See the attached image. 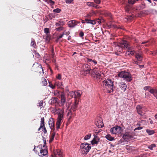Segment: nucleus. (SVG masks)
Instances as JSON below:
<instances>
[{"label":"nucleus","instance_id":"obj_31","mask_svg":"<svg viewBox=\"0 0 157 157\" xmlns=\"http://www.w3.org/2000/svg\"><path fill=\"white\" fill-rule=\"evenodd\" d=\"M61 124V121H60L59 120H57L56 124V127L57 129L60 128V127Z\"/></svg>","mask_w":157,"mask_h":157},{"label":"nucleus","instance_id":"obj_23","mask_svg":"<svg viewBox=\"0 0 157 157\" xmlns=\"http://www.w3.org/2000/svg\"><path fill=\"white\" fill-rule=\"evenodd\" d=\"M82 91L81 90H79L77 92H75V98H79L81 96L82 94Z\"/></svg>","mask_w":157,"mask_h":157},{"label":"nucleus","instance_id":"obj_1","mask_svg":"<svg viewBox=\"0 0 157 157\" xmlns=\"http://www.w3.org/2000/svg\"><path fill=\"white\" fill-rule=\"evenodd\" d=\"M113 81L109 78L104 80L101 83V86L103 90H106L108 93L113 92Z\"/></svg>","mask_w":157,"mask_h":157},{"label":"nucleus","instance_id":"obj_51","mask_svg":"<svg viewBox=\"0 0 157 157\" xmlns=\"http://www.w3.org/2000/svg\"><path fill=\"white\" fill-rule=\"evenodd\" d=\"M34 52H35V54L36 56V57H37V58H39L40 56V55L38 53L36 52V51L35 50L34 51Z\"/></svg>","mask_w":157,"mask_h":157},{"label":"nucleus","instance_id":"obj_7","mask_svg":"<svg viewBox=\"0 0 157 157\" xmlns=\"http://www.w3.org/2000/svg\"><path fill=\"white\" fill-rule=\"evenodd\" d=\"M122 131L121 127L118 125L110 129L111 133L114 134L121 133Z\"/></svg>","mask_w":157,"mask_h":157},{"label":"nucleus","instance_id":"obj_33","mask_svg":"<svg viewBox=\"0 0 157 157\" xmlns=\"http://www.w3.org/2000/svg\"><path fill=\"white\" fill-rule=\"evenodd\" d=\"M64 25V23L63 21H59L56 23V26H63Z\"/></svg>","mask_w":157,"mask_h":157},{"label":"nucleus","instance_id":"obj_28","mask_svg":"<svg viewBox=\"0 0 157 157\" xmlns=\"http://www.w3.org/2000/svg\"><path fill=\"white\" fill-rule=\"evenodd\" d=\"M55 134L56 133L55 132H53L51 133V135L50 136V140H49L50 143L52 142L53 140Z\"/></svg>","mask_w":157,"mask_h":157},{"label":"nucleus","instance_id":"obj_59","mask_svg":"<svg viewBox=\"0 0 157 157\" xmlns=\"http://www.w3.org/2000/svg\"><path fill=\"white\" fill-rule=\"evenodd\" d=\"M143 128V127L139 126V127H138L137 128H136L135 129V130H140L142 129Z\"/></svg>","mask_w":157,"mask_h":157},{"label":"nucleus","instance_id":"obj_18","mask_svg":"<svg viewBox=\"0 0 157 157\" xmlns=\"http://www.w3.org/2000/svg\"><path fill=\"white\" fill-rule=\"evenodd\" d=\"M86 5L89 6H92L96 9H98L101 7L98 5L95 4L93 2H86Z\"/></svg>","mask_w":157,"mask_h":157},{"label":"nucleus","instance_id":"obj_61","mask_svg":"<svg viewBox=\"0 0 157 157\" xmlns=\"http://www.w3.org/2000/svg\"><path fill=\"white\" fill-rule=\"evenodd\" d=\"M133 63L134 64H136V65H138L139 63V62L137 61H134L133 62Z\"/></svg>","mask_w":157,"mask_h":157},{"label":"nucleus","instance_id":"obj_32","mask_svg":"<svg viewBox=\"0 0 157 157\" xmlns=\"http://www.w3.org/2000/svg\"><path fill=\"white\" fill-rule=\"evenodd\" d=\"M86 59H87V62H88L90 63V62H92L95 65H96L97 63V62L96 60H95L94 59L92 60L91 59H89V58H86Z\"/></svg>","mask_w":157,"mask_h":157},{"label":"nucleus","instance_id":"obj_44","mask_svg":"<svg viewBox=\"0 0 157 157\" xmlns=\"http://www.w3.org/2000/svg\"><path fill=\"white\" fill-rule=\"evenodd\" d=\"M57 154L59 156H62V152L59 149L57 150Z\"/></svg>","mask_w":157,"mask_h":157},{"label":"nucleus","instance_id":"obj_3","mask_svg":"<svg viewBox=\"0 0 157 157\" xmlns=\"http://www.w3.org/2000/svg\"><path fill=\"white\" fill-rule=\"evenodd\" d=\"M120 46L121 48H126L130 50V55L133 56L135 53V52L134 50H132V47H131L129 43L126 40H123L121 41L120 43Z\"/></svg>","mask_w":157,"mask_h":157},{"label":"nucleus","instance_id":"obj_47","mask_svg":"<svg viewBox=\"0 0 157 157\" xmlns=\"http://www.w3.org/2000/svg\"><path fill=\"white\" fill-rule=\"evenodd\" d=\"M89 24H90L92 25H94L96 24V21L95 20H90Z\"/></svg>","mask_w":157,"mask_h":157},{"label":"nucleus","instance_id":"obj_29","mask_svg":"<svg viewBox=\"0 0 157 157\" xmlns=\"http://www.w3.org/2000/svg\"><path fill=\"white\" fill-rule=\"evenodd\" d=\"M31 46L35 48H36L37 47L36 43V42L33 39L32 40L31 42Z\"/></svg>","mask_w":157,"mask_h":157},{"label":"nucleus","instance_id":"obj_17","mask_svg":"<svg viewBox=\"0 0 157 157\" xmlns=\"http://www.w3.org/2000/svg\"><path fill=\"white\" fill-rule=\"evenodd\" d=\"M78 103V101L76 99L75 101L74 102V104L72 106L71 109L73 111H75L77 110Z\"/></svg>","mask_w":157,"mask_h":157},{"label":"nucleus","instance_id":"obj_9","mask_svg":"<svg viewBox=\"0 0 157 157\" xmlns=\"http://www.w3.org/2000/svg\"><path fill=\"white\" fill-rule=\"evenodd\" d=\"M79 23V21H78L76 20H72L68 21L67 24L69 27L72 28L75 27Z\"/></svg>","mask_w":157,"mask_h":157},{"label":"nucleus","instance_id":"obj_16","mask_svg":"<svg viewBox=\"0 0 157 157\" xmlns=\"http://www.w3.org/2000/svg\"><path fill=\"white\" fill-rule=\"evenodd\" d=\"M56 113L58 115L57 120H59L60 121H61L64 117V112L63 111H61L60 112H57Z\"/></svg>","mask_w":157,"mask_h":157},{"label":"nucleus","instance_id":"obj_27","mask_svg":"<svg viewBox=\"0 0 157 157\" xmlns=\"http://www.w3.org/2000/svg\"><path fill=\"white\" fill-rule=\"evenodd\" d=\"M146 131L147 133L149 135H152L155 132L154 130L149 129H146Z\"/></svg>","mask_w":157,"mask_h":157},{"label":"nucleus","instance_id":"obj_63","mask_svg":"<svg viewBox=\"0 0 157 157\" xmlns=\"http://www.w3.org/2000/svg\"><path fill=\"white\" fill-rule=\"evenodd\" d=\"M125 9L127 11H128L129 10V8H128V6H126V7H125Z\"/></svg>","mask_w":157,"mask_h":157},{"label":"nucleus","instance_id":"obj_39","mask_svg":"<svg viewBox=\"0 0 157 157\" xmlns=\"http://www.w3.org/2000/svg\"><path fill=\"white\" fill-rule=\"evenodd\" d=\"M94 20H95L96 21V23H98L99 24H100L103 21V20H101L99 19H94Z\"/></svg>","mask_w":157,"mask_h":157},{"label":"nucleus","instance_id":"obj_15","mask_svg":"<svg viewBox=\"0 0 157 157\" xmlns=\"http://www.w3.org/2000/svg\"><path fill=\"white\" fill-rule=\"evenodd\" d=\"M132 136L131 135V132H126L124 134L123 137L124 140H128L132 137Z\"/></svg>","mask_w":157,"mask_h":157},{"label":"nucleus","instance_id":"obj_42","mask_svg":"<svg viewBox=\"0 0 157 157\" xmlns=\"http://www.w3.org/2000/svg\"><path fill=\"white\" fill-rule=\"evenodd\" d=\"M49 86L50 87L53 89H55L56 88V86L54 84L53 85L50 82H49Z\"/></svg>","mask_w":157,"mask_h":157},{"label":"nucleus","instance_id":"obj_19","mask_svg":"<svg viewBox=\"0 0 157 157\" xmlns=\"http://www.w3.org/2000/svg\"><path fill=\"white\" fill-rule=\"evenodd\" d=\"M119 86L123 92H124L126 90L127 86L124 82H121L119 83Z\"/></svg>","mask_w":157,"mask_h":157},{"label":"nucleus","instance_id":"obj_14","mask_svg":"<svg viewBox=\"0 0 157 157\" xmlns=\"http://www.w3.org/2000/svg\"><path fill=\"white\" fill-rule=\"evenodd\" d=\"M48 153V151L47 149H42L40 150V152L39 153L38 155L41 157H43L44 156L47 155Z\"/></svg>","mask_w":157,"mask_h":157},{"label":"nucleus","instance_id":"obj_55","mask_svg":"<svg viewBox=\"0 0 157 157\" xmlns=\"http://www.w3.org/2000/svg\"><path fill=\"white\" fill-rule=\"evenodd\" d=\"M127 17L126 19H127V20H131L133 18L132 16L131 15H130L128 17Z\"/></svg>","mask_w":157,"mask_h":157},{"label":"nucleus","instance_id":"obj_8","mask_svg":"<svg viewBox=\"0 0 157 157\" xmlns=\"http://www.w3.org/2000/svg\"><path fill=\"white\" fill-rule=\"evenodd\" d=\"M144 90H147L151 94H153L154 96L157 99V89H154L149 86H145L144 88Z\"/></svg>","mask_w":157,"mask_h":157},{"label":"nucleus","instance_id":"obj_64","mask_svg":"<svg viewBox=\"0 0 157 157\" xmlns=\"http://www.w3.org/2000/svg\"><path fill=\"white\" fill-rule=\"evenodd\" d=\"M70 33V32L69 31L65 32L64 34H65L66 35H68Z\"/></svg>","mask_w":157,"mask_h":157},{"label":"nucleus","instance_id":"obj_60","mask_svg":"<svg viewBox=\"0 0 157 157\" xmlns=\"http://www.w3.org/2000/svg\"><path fill=\"white\" fill-rule=\"evenodd\" d=\"M90 20L88 19H85V21L86 22L87 24H89Z\"/></svg>","mask_w":157,"mask_h":157},{"label":"nucleus","instance_id":"obj_34","mask_svg":"<svg viewBox=\"0 0 157 157\" xmlns=\"http://www.w3.org/2000/svg\"><path fill=\"white\" fill-rule=\"evenodd\" d=\"M155 146H156L155 144H151L150 145L148 146H147V148L148 149L152 150H153V148L155 147Z\"/></svg>","mask_w":157,"mask_h":157},{"label":"nucleus","instance_id":"obj_49","mask_svg":"<svg viewBox=\"0 0 157 157\" xmlns=\"http://www.w3.org/2000/svg\"><path fill=\"white\" fill-rule=\"evenodd\" d=\"M94 2L97 4H99L101 2V0H94Z\"/></svg>","mask_w":157,"mask_h":157},{"label":"nucleus","instance_id":"obj_35","mask_svg":"<svg viewBox=\"0 0 157 157\" xmlns=\"http://www.w3.org/2000/svg\"><path fill=\"white\" fill-rule=\"evenodd\" d=\"M40 125H41L43 127L45 126L44 117H42L41 118Z\"/></svg>","mask_w":157,"mask_h":157},{"label":"nucleus","instance_id":"obj_24","mask_svg":"<svg viewBox=\"0 0 157 157\" xmlns=\"http://www.w3.org/2000/svg\"><path fill=\"white\" fill-rule=\"evenodd\" d=\"M101 71L97 72L95 74H94L93 76L95 78H100L101 77Z\"/></svg>","mask_w":157,"mask_h":157},{"label":"nucleus","instance_id":"obj_46","mask_svg":"<svg viewBox=\"0 0 157 157\" xmlns=\"http://www.w3.org/2000/svg\"><path fill=\"white\" fill-rule=\"evenodd\" d=\"M63 29V28L62 26H60L59 27L57 28L56 29V30L57 31H60L62 30Z\"/></svg>","mask_w":157,"mask_h":157},{"label":"nucleus","instance_id":"obj_6","mask_svg":"<svg viewBox=\"0 0 157 157\" xmlns=\"http://www.w3.org/2000/svg\"><path fill=\"white\" fill-rule=\"evenodd\" d=\"M91 69L90 65L87 64L82 65V69L80 71V74L82 75H86L88 74H90Z\"/></svg>","mask_w":157,"mask_h":157},{"label":"nucleus","instance_id":"obj_22","mask_svg":"<svg viewBox=\"0 0 157 157\" xmlns=\"http://www.w3.org/2000/svg\"><path fill=\"white\" fill-rule=\"evenodd\" d=\"M58 99L57 98L52 97L49 101L50 103L51 104H54L57 102Z\"/></svg>","mask_w":157,"mask_h":157},{"label":"nucleus","instance_id":"obj_38","mask_svg":"<svg viewBox=\"0 0 157 157\" xmlns=\"http://www.w3.org/2000/svg\"><path fill=\"white\" fill-rule=\"evenodd\" d=\"M44 32L46 34V35L48 36V35L49 34L50 31L49 29L48 28H45L44 29Z\"/></svg>","mask_w":157,"mask_h":157},{"label":"nucleus","instance_id":"obj_56","mask_svg":"<svg viewBox=\"0 0 157 157\" xmlns=\"http://www.w3.org/2000/svg\"><path fill=\"white\" fill-rule=\"evenodd\" d=\"M130 50H128L125 53V55L126 56H128L130 55Z\"/></svg>","mask_w":157,"mask_h":157},{"label":"nucleus","instance_id":"obj_54","mask_svg":"<svg viewBox=\"0 0 157 157\" xmlns=\"http://www.w3.org/2000/svg\"><path fill=\"white\" fill-rule=\"evenodd\" d=\"M56 77L58 79L60 80L61 79V75L60 74H58Z\"/></svg>","mask_w":157,"mask_h":157},{"label":"nucleus","instance_id":"obj_25","mask_svg":"<svg viewBox=\"0 0 157 157\" xmlns=\"http://www.w3.org/2000/svg\"><path fill=\"white\" fill-rule=\"evenodd\" d=\"M41 83L42 85L45 86L47 84V81L44 78H41Z\"/></svg>","mask_w":157,"mask_h":157},{"label":"nucleus","instance_id":"obj_2","mask_svg":"<svg viewBox=\"0 0 157 157\" xmlns=\"http://www.w3.org/2000/svg\"><path fill=\"white\" fill-rule=\"evenodd\" d=\"M118 76L123 78V79L128 82H130L132 80L131 74L130 73L125 71H122L118 72Z\"/></svg>","mask_w":157,"mask_h":157},{"label":"nucleus","instance_id":"obj_58","mask_svg":"<svg viewBox=\"0 0 157 157\" xmlns=\"http://www.w3.org/2000/svg\"><path fill=\"white\" fill-rule=\"evenodd\" d=\"M64 34L63 33L62 34H60L59 35V36L57 37V39L59 40V39L62 38L64 35Z\"/></svg>","mask_w":157,"mask_h":157},{"label":"nucleus","instance_id":"obj_62","mask_svg":"<svg viewBox=\"0 0 157 157\" xmlns=\"http://www.w3.org/2000/svg\"><path fill=\"white\" fill-rule=\"evenodd\" d=\"M48 36L46 35V40H48V39H49L50 37V34L48 35Z\"/></svg>","mask_w":157,"mask_h":157},{"label":"nucleus","instance_id":"obj_11","mask_svg":"<svg viewBox=\"0 0 157 157\" xmlns=\"http://www.w3.org/2000/svg\"><path fill=\"white\" fill-rule=\"evenodd\" d=\"M48 124L50 128L52 130H55V124L54 119L52 118H50L48 121Z\"/></svg>","mask_w":157,"mask_h":157},{"label":"nucleus","instance_id":"obj_26","mask_svg":"<svg viewBox=\"0 0 157 157\" xmlns=\"http://www.w3.org/2000/svg\"><path fill=\"white\" fill-rule=\"evenodd\" d=\"M105 137L107 139L110 141L114 140V137H112L110 135L108 134L105 136Z\"/></svg>","mask_w":157,"mask_h":157},{"label":"nucleus","instance_id":"obj_40","mask_svg":"<svg viewBox=\"0 0 157 157\" xmlns=\"http://www.w3.org/2000/svg\"><path fill=\"white\" fill-rule=\"evenodd\" d=\"M91 136V134H89L84 137V139L85 140H88L90 138Z\"/></svg>","mask_w":157,"mask_h":157},{"label":"nucleus","instance_id":"obj_52","mask_svg":"<svg viewBox=\"0 0 157 157\" xmlns=\"http://www.w3.org/2000/svg\"><path fill=\"white\" fill-rule=\"evenodd\" d=\"M84 35V33L82 31H81L79 33V36L81 37H83Z\"/></svg>","mask_w":157,"mask_h":157},{"label":"nucleus","instance_id":"obj_48","mask_svg":"<svg viewBox=\"0 0 157 157\" xmlns=\"http://www.w3.org/2000/svg\"><path fill=\"white\" fill-rule=\"evenodd\" d=\"M73 1L74 0H65V2L67 4H71Z\"/></svg>","mask_w":157,"mask_h":157},{"label":"nucleus","instance_id":"obj_57","mask_svg":"<svg viewBox=\"0 0 157 157\" xmlns=\"http://www.w3.org/2000/svg\"><path fill=\"white\" fill-rule=\"evenodd\" d=\"M43 132H44V133L45 134L47 132V130L45 128V126H44V127H43Z\"/></svg>","mask_w":157,"mask_h":157},{"label":"nucleus","instance_id":"obj_4","mask_svg":"<svg viewBox=\"0 0 157 157\" xmlns=\"http://www.w3.org/2000/svg\"><path fill=\"white\" fill-rule=\"evenodd\" d=\"M31 69L33 71L40 73V74H44L42 66L38 63H34Z\"/></svg>","mask_w":157,"mask_h":157},{"label":"nucleus","instance_id":"obj_41","mask_svg":"<svg viewBox=\"0 0 157 157\" xmlns=\"http://www.w3.org/2000/svg\"><path fill=\"white\" fill-rule=\"evenodd\" d=\"M139 0H128V3L131 4H134L136 1H138Z\"/></svg>","mask_w":157,"mask_h":157},{"label":"nucleus","instance_id":"obj_21","mask_svg":"<svg viewBox=\"0 0 157 157\" xmlns=\"http://www.w3.org/2000/svg\"><path fill=\"white\" fill-rule=\"evenodd\" d=\"M135 57L138 61H141L143 59V57L141 54L138 53H136L135 54Z\"/></svg>","mask_w":157,"mask_h":157},{"label":"nucleus","instance_id":"obj_10","mask_svg":"<svg viewBox=\"0 0 157 157\" xmlns=\"http://www.w3.org/2000/svg\"><path fill=\"white\" fill-rule=\"evenodd\" d=\"M136 109L138 114L140 115L141 116H143V113L145 112V108L142 107L140 105H138L137 106Z\"/></svg>","mask_w":157,"mask_h":157},{"label":"nucleus","instance_id":"obj_43","mask_svg":"<svg viewBox=\"0 0 157 157\" xmlns=\"http://www.w3.org/2000/svg\"><path fill=\"white\" fill-rule=\"evenodd\" d=\"M43 101H40L39 102V103H38V105L37 106L39 107H40V109H41V108L43 107Z\"/></svg>","mask_w":157,"mask_h":157},{"label":"nucleus","instance_id":"obj_30","mask_svg":"<svg viewBox=\"0 0 157 157\" xmlns=\"http://www.w3.org/2000/svg\"><path fill=\"white\" fill-rule=\"evenodd\" d=\"M91 72L92 73V75L93 76L97 72L99 71L98 69L97 68L95 67L93 69H91Z\"/></svg>","mask_w":157,"mask_h":157},{"label":"nucleus","instance_id":"obj_20","mask_svg":"<svg viewBox=\"0 0 157 157\" xmlns=\"http://www.w3.org/2000/svg\"><path fill=\"white\" fill-rule=\"evenodd\" d=\"M97 12V11H94L93 10L91 11L89 13L87 14L86 16L85 17H86L89 18L90 17L94 16V15H95L96 14Z\"/></svg>","mask_w":157,"mask_h":157},{"label":"nucleus","instance_id":"obj_5","mask_svg":"<svg viewBox=\"0 0 157 157\" xmlns=\"http://www.w3.org/2000/svg\"><path fill=\"white\" fill-rule=\"evenodd\" d=\"M90 145V144L86 143H82L81 144V151L83 155H86L91 149V147Z\"/></svg>","mask_w":157,"mask_h":157},{"label":"nucleus","instance_id":"obj_36","mask_svg":"<svg viewBox=\"0 0 157 157\" xmlns=\"http://www.w3.org/2000/svg\"><path fill=\"white\" fill-rule=\"evenodd\" d=\"M54 85L56 86H57L58 87H60L62 85V83L59 82H57L54 83Z\"/></svg>","mask_w":157,"mask_h":157},{"label":"nucleus","instance_id":"obj_12","mask_svg":"<svg viewBox=\"0 0 157 157\" xmlns=\"http://www.w3.org/2000/svg\"><path fill=\"white\" fill-rule=\"evenodd\" d=\"M61 102L62 106H63L66 102L65 95L64 92H62L60 95Z\"/></svg>","mask_w":157,"mask_h":157},{"label":"nucleus","instance_id":"obj_45","mask_svg":"<svg viewBox=\"0 0 157 157\" xmlns=\"http://www.w3.org/2000/svg\"><path fill=\"white\" fill-rule=\"evenodd\" d=\"M61 10L58 8H57L56 9H54L53 10V12L55 13H60L61 12Z\"/></svg>","mask_w":157,"mask_h":157},{"label":"nucleus","instance_id":"obj_13","mask_svg":"<svg viewBox=\"0 0 157 157\" xmlns=\"http://www.w3.org/2000/svg\"><path fill=\"white\" fill-rule=\"evenodd\" d=\"M94 138L91 141V143L92 145L97 144L99 141L100 139L97 135H94Z\"/></svg>","mask_w":157,"mask_h":157},{"label":"nucleus","instance_id":"obj_37","mask_svg":"<svg viewBox=\"0 0 157 157\" xmlns=\"http://www.w3.org/2000/svg\"><path fill=\"white\" fill-rule=\"evenodd\" d=\"M68 95L69 96H71V97H74L75 98V92L71 91L68 94Z\"/></svg>","mask_w":157,"mask_h":157},{"label":"nucleus","instance_id":"obj_53","mask_svg":"<svg viewBox=\"0 0 157 157\" xmlns=\"http://www.w3.org/2000/svg\"><path fill=\"white\" fill-rule=\"evenodd\" d=\"M72 110H71V109H70V110H68V112L67 113V115L68 116H71L72 114Z\"/></svg>","mask_w":157,"mask_h":157},{"label":"nucleus","instance_id":"obj_50","mask_svg":"<svg viewBox=\"0 0 157 157\" xmlns=\"http://www.w3.org/2000/svg\"><path fill=\"white\" fill-rule=\"evenodd\" d=\"M104 126V124L103 121H100V124L98 125V128H102Z\"/></svg>","mask_w":157,"mask_h":157}]
</instances>
